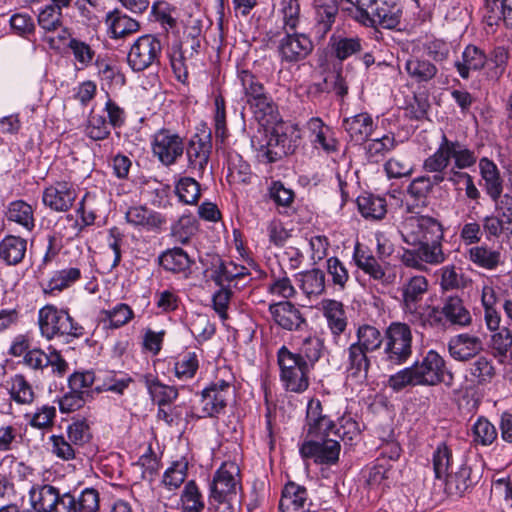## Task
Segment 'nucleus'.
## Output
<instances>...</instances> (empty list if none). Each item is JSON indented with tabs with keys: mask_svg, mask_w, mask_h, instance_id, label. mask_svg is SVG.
Here are the masks:
<instances>
[{
	"mask_svg": "<svg viewBox=\"0 0 512 512\" xmlns=\"http://www.w3.org/2000/svg\"><path fill=\"white\" fill-rule=\"evenodd\" d=\"M417 256L425 263L437 265L445 260V254L442 250L441 242H423L417 243Z\"/></svg>",
	"mask_w": 512,
	"mask_h": 512,
	"instance_id": "obj_59",
	"label": "nucleus"
},
{
	"mask_svg": "<svg viewBox=\"0 0 512 512\" xmlns=\"http://www.w3.org/2000/svg\"><path fill=\"white\" fill-rule=\"evenodd\" d=\"M149 392L159 407L172 403L178 397V390L173 386L153 380L148 384Z\"/></svg>",
	"mask_w": 512,
	"mask_h": 512,
	"instance_id": "obj_62",
	"label": "nucleus"
},
{
	"mask_svg": "<svg viewBox=\"0 0 512 512\" xmlns=\"http://www.w3.org/2000/svg\"><path fill=\"white\" fill-rule=\"evenodd\" d=\"M468 259L478 267L493 270L501 262V252L487 245L473 246L468 250Z\"/></svg>",
	"mask_w": 512,
	"mask_h": 512,
	"instance_id": "obj_41",
	"label": "nucleus"
},
{
	"mask_svg": "<svg viewBox=\"0 0 512 512\" xmlns=\"http://www.w3.org/2000/svg\"><path fill=\"white\" fill-rule=\"evenodd\" d=\"M238 79L241 83L246 101L257 95H262V93L266 91L259 78L249 70H239Z\"/></svg>",
	"mask_w": 512,
	"mask_h": 512,
	"instance_id": "obj_60",
	"label": "nucleus"
},
{
	"mask_svg": "<svg viewBox=\"0 0 512 512\" xmlns=\"http://www.w3.org/2000/svg\"><path fill=\"white\" fill-rule=\"evenodd\" d=\"M278 9L282 15L283 29L296 30L300 22L299 1L278 0Z\"/></svg>",
	"mask_w": 512,
	"mask_h": 512,
	"instance_id": "obj_55",
	"label": "nucleus"
},
{
	"mask_svg": "<svg viewBox=\"0 0 512 512\" xmlns=\"http://www.w3.org/2000/svg\"><path fill=\"white\" fill-rule=\"evenodd\" d=\"M368 352L352 343L346 352L345 371L347 377L362 382L367 379L370 368Z\"/></svg>",
	"mask_w": 512,
	"mask_h": 512,
	"instance_id": "obj_26",
	"label": "nucleus"
},
{
	"mask_svg": "<svg viewBox=\"0 0 512 512\" xmlns=\"http://www.w3.org/2000/svg\"><path fill=\"white\" fill-rule=\"evenodd\" d=\"M486 63L487 56L484 51L475 45H468L454 66L462 79H468L471 72L480 71Z\"/></svg>",
	"mask_w": 512,
	"mask_h": 512,
	"instance_id": "obj_30",
	"label": "nucleus"
},
{
	"mask_svg": "<svg viewBox=\"0 0 512 512\" xmlns=\"http://www.w3.org/2000/svg\"><path fill=\"white\" fill-rule=\"evenodd\" d=\"M402 236L411 245L423 242H442L444 229L442 224L430 216H413L403 226Z\"/></svg>",
	"mask_w": 512,
	"mask_h": 512,
	"instance_id": "obj_13",
	"label": "nucleus"
},
{
	"mask_svg": "<svg viewBox=\"0 0 512 512\" xmlns=\"http://www.w3.org/2000/svg\"><path fill=\"white\" fill-rule=\"evenodd\" d=\"M239 473V467L234 462L223 463L210 484L209 498L213 501L233 500L240 485Z\"/></svg>",
	"mask_w": 512,
	"mask_h": 512,
	"instance_id": "obj_17",
	"label": "nucleus"
},
{
	"mask_svg": "<svg viewBox=\"0 0 512 512\" xmlns=\"http://www.w3.org/2000/svg\"><path fill=\"white\" fill-rule=\"evenodd\" d=\"M152 151L163 165L170 166L182 156L183 140L169 129H160L153 137Z\"/></svg>",
	"mask_w": 512,
	"mask_h": 512,
	"instance_id": "obj_19",
	"label": "nucleus"
},
{
	"mask_svg": "<svg viewBox=\"0 0 512 512\" xmlns=\"http://www.w3.org/2000/svg\"><path fill=\"white\" fill-rule=\"evenodd\" d=\"M211 271V278L217 286L241 289L251 281V273L246 266L218 256L213 258Z\"/></svg>",
	"mask_w": 512,
	"mask_h": 512,
	"instance_id": "obj_16",
	"label": "nucleus"
},
{
	"mask_svg": "<svg viewBox=\"0 0 512 512\" xmlns=\"http://www.w3.org/2000/svg\"><path fill=\"white\" fill-rule=\"evenodd\" d=\"M175 192L181 202L192 205L200 198V184L194 178L183 177L177 182Z\"/></svg>",
	"mask_w": 512,
	"mask_h": 512,
	"instance_id": "obj_53",
	"label": "nucleus"
},
{
	"mask_svg": "<svg viewBox=\"0 0 512 512\" xmlns=\"http://www.w3.org/2000/svg\"><path fill=\"white\" fill-rule=\"evenodd\" d=\"M107 24L112 34V38H124L130 34L136 33L140 29V24L137 20L122 14L120 11L115 10L107 15Z\"/></svg>",
	"mask_w": 512,
	"mask_h": 512,
	"instance_id": "obj_36",
	"label": "nucleus"
},
{
	"mask_svg": "<svg viewBox=\"0 0 512 512\" xmlns=\"http://www.w3.org/2000/svg\"><path fill=\"white\" fill-rule=\"evenodd\" d=\"M189 329L201 341H206L215 334V326L206 314H195L191 318Z\"/></svg>",
	"mask_w": 512,
	"mask_h": 512,
	"instance_id": "obj_63",
	"label": "nucleus"
},
{
	"mask_svg": "<svg viewBox=\"0 0 512 512\" xmlns=\"http://www.w3.org/2000/svg\"><path fill=\"white\" fill-rule=\"evenodd\" d=\"M428 291V281L424 276L417 275L405 281L401 287L402 310L408 322L422 327L431 304H421Z\"/></svg>",
	"mask_w": 512,
	"mask_h": 512,
	"instance_id": "obj_8",
	"label": "nucleus"
},
{
	"mask_svg": "<svg viewBox=\"0 0 512 512\" xmlns=\"http://www.w3.org/2000/svg\"><path fill=\"white\" fill-rule=\"evenodd\" d=\"M56 408L51 405L38 407L35 412L25 414L27 423L35 429H50L54 425Z\"/></svg>",
	"mask_w": 512,
	"mask_h": 512,
	"instance_id": "obj_51",
	"label": "nucleus"
},
{
	"mask_svg": "<svg viewBox=\"0 0 512 512\" xmlns=\"http://www.w3.org/2000/svg\"><path fill=\"white\" fill-rule=\"evenodd\" d=\"M344 130L348 133L351 141L363 143L372 134L374 130V121L367 112H362L351 117H346L342 124Z\"/></svg>",
	"mask_w": 512,
	"mask_h": 512,
	"instance_id": "obj_29",
	"label": "nucleus"
},
{
	"mask_svg": "<svg viewBox=\"0 0 512 512\" xmlns=\"http://www.w3.org/2000/svg\"><path fill=\"white\" fill-rule=\"evenodd\" d=\"M405 71L416 84H425L433 80L438 68L427 59L410 57L405 63Z\"/></svg>",
	"mask_w": 512,
	"mask_h": 512,
	"instance_id": "obj_34",
	"label": "nucleus"
},
{
	"mask_svg": "<svg viewBox=\"0 0 512 512\" xmlns=\"http://www.w3.org/2000/svg\"><path fill=\"white\" fill-rule=\"evenodd\" d=\"M395 145V137L390 134H386L381 138L372 139L365 146L367 157L371 161L378 162L388 152L393 150L395 148Z\"/></svg>",
	"mask_w": 512,
	"mask_h": 512,
	"instance_id": "obj_52",
	"label": "nucleus"
},
{
	"mask_svg": "<svg viewBox=\"0 0 512 512\" xmlns=\"http://www.w3.org/2000/svg\"><path fill=\"white\" fill-rule=\"evenodd\" d=\"M341 446L337 439L302 442L299 448L303 459H313L316 464L334 465L339 460Z\"/></svg>",
	"mask_w": 512,
	"mask_h": 512,
	"instance_id": "obj_20",
	"label": "nucleus"
},
{
	"mask_svg": "<svg viewBox=\"0 0 512 512\" xmlns=\"http://www.w3.org/2000/svg\"><path fill=\"white\" fill-rule=\"evenodd\" d=\"M300 142L298 131L292 125H278L266 135L265 143L257 148V157L264 163H275L293 154Z\"/></svg>",
	"mask_w": 512,
	"mask_h": 512,
	"instance_id": "obj_7",
	"label": "nucleus"
},
{
	"mask_svg": "<svg viewBox=\"0 0 512 512\" xmlns=\"http://www.w3.org/2000/svg\"><path fill=\"white\" fill-rule=\"evenodd\" d=\"M125 218L129 224L148 231L160 230L166 224L164 216L145 206L130 207L125 213Z\"/></svg>",
	"mask_w": 512,
	"mask_h": 512,
	"instance_id": "obj_27",
	"label": "nucleus"
},
{
	"mask_svg": "<svg viewBox=\"0 0 512 512\" xmlns=\"http://www.w3.org/2000/svg\"><path fill=\"white\" fill-rule=\"evenodd\" d=\"M412 330L408 323L391 322L384 332V360L390 365H402L412 355Z\"/></svg>",
	"mask_w": 512,
	"mask_h": 512,
	"instance_id": "obj_9",
	"label": "nucleus"
},
{
	"mask_svg": "<svg viewBox=\"0 0 512 512\" xmlns=\"http://www.w3.org/2000/svg\"><path fill=\"white\" fill-rule=\"evenodd\" d=\"M357 341L354 342L364 351L370 353L378 350L384 342V334L372 325L364 324L356 331Z\"/></svg>",
	"mask_w": 512,
	"mask_h": 512,
	"instance_id": "obj_44",
	"label": "nucleus"
},
{
	"mask_svg": "<svg viewBox=\"0 0 512 512\" xmlns=\"http://www.w3.org/2000/svg\"><path fill=\"white\" fill-rule=\"evenodd\" d=\"M300 288L307 296H318L325 290V274L320 269H311L299 275Z\"/></svg>",
	"mask_w": 512,
	"mask_h": 512,
	"instance_id": "obj_49",
	"label": "nucleus"
},
{
	"mask_svg": "<svg viewBox=\"0 0 512 512\" xmlns=\"http://www.w3.org/2000/svg\"><path fill=\"white\" fill-rule=\"evenodd\" d=\"M10 400L18 405H31L36 399V393L32 384L25 375L17 373L6 381Z\"/></svg>",
	"mask_w": 512,
	"mask_h": 512,
	"instance_id": "obj_31",
	"label": "nucleus"
},
{
	"mask_svg": "<svg viewBox=\"0 0 512 512\" xmlns=\"http://www.w3.org/2000/svg\"><path fill=\"white\" fill-rule=\"evenodd\" d=\"M246 103L250 106L258 121H263L267 116H272L275 111L273 100L266 91L262 95L250 98Z\"/></svg>",
	"mask_w": 512,
	"mask_h": 512,
	"instance_id": "obj_64",
	"label": "nucleus"
},
{
	"mask_svg": "<svg viewBox=\"0 0 512 512\" xmlns=\"http://www.w3.org/2000/svg\"><path fill=\"white\" fill-rule=\"evenodd\" d=\"M479 478L480 476L473 472L472 467L463 464L455 474L445 479L446 488L450 493L462 495L476 484Z\"/></svg>",
	"mask_w": 512,
	"mask_h": 512,
	"instance_id": "obj_37",
	"label": "nucleus"
},
{
	"mask_svg": "<svg viewBox=\"0 0 512 512\" xmlns=\"http://www.w3.org/2000/svg\"><path fill=\"white\" fill-rule=\"evenodd\" d=\"M469 371L478 384L489 383L495 376V368L492 361L484 356L478 357L471 364Z\"/></svg>",
	"mask_w": 512,
	"mask_h": 512,
	"instance_id": "obj_61",
	"label": "nucleus"
},
{
	"mask_svg": "<svg viewBox=\"0 0 512 512\" xmlns=\"http://www.w3.org/2000/svg\"><path fill=\"white\" fill-rule=\"evenodd\" d=\"M353 259L359 269L380 284L388 286L395 282V269L389 263L379 261L374 255L361 249L359 244L355 246Z\"/></svg>",
	"mask_w": 512,
	"mask_h": 512,
	"instance_id": "obj_18",
	"label": "nucleus"
},
{
	"mask_svg": "<svg viewBox=\"0 0 512 512\" xmlns=\"http://www.w3.org/2000/svg\"><path fill=\"white\" fill-rule=\"evenodd\" d=\"M311 143L316 149H322L327 154L338 150V141L333 136V130L319 117H312L306 123Z\"/></svg>",
	"mask_w": 512,
	"mask_h": 512,
	"instance_id": "obj_24",
	"label": "nucleus"
},
{
	"mask_svg": "<svg viewBox=\"0 0 512 512\" xmlns=\"http://www.w3.org/2000/svg\"><path fill=\"white\" fill-rule=\"evenodd\" d=\"M315 13L316 27L319 32L326 34L331 30L338 14L337 0H312Z\"/></svg>",
	"mask_w": 512,
	"mask_h": 512,
	"instance_id": "obj_33",
	"label": "nucleus"
},
{
	"mask_svg": "<svg viewBox=\"0 0 512 512\" xmlns=\"http://www.w3.org/2000/svg\"><path fill=\"white\" fill-rule=\"evenodd\" d=\"M269 311L274 321L283 329L297 330L305 323L300 310L289 301L271 304Z\"/></svg>",
	"mask_w": 512,
	"mask_h": 512,
	"instance_id": "obj_25",
	"label": "nucleus"
},
{
	"mask_svg": "<svg viewBox=\"0 0 512 512\" xmlns=\"http://www.w3.org/2000/svg\"><path fill=\"white\" fill-rule=\"evenodd\" d=\"M482 350L483 342L481 338L469 333L455 335L448 342L449 354L457 361H469L475 358Z\"/></svg>",
	"mask_w": 512,
	"mask_h": 512,
	"instance_id": "obj_23",
	"label": "nucleus"
},
{
	"mask_svg": "<svg viewBox=\"0 0 512 512\" xmlns=\"http://www.w3.org/2000/svg\"><path fill=\"white\" fill-rule=\"evenodd\" d=\"M81 278V270L77 267H69L56 271L49 280L45 293H53L54 291H63L76 283Z\"/></svg>",
	"mask_w": 512,
	"mask_h": 512,
	"instance_id": "obj_46",
	"label": "nucleus"
},
{
	"mask_svg": "<svg viewBox=\"0 0 512 512\" xmlns=\"http://www.w3.org/2000/svg\"><path fill=\"white\" fill-rule=\"evenodd\" d=\"M29 500L35 512H98L100 508V495L94 488L61 493L51 484H34Z\"/></svg>",
	"mask_w": 512,
	"mask_h": 512,
	"instance_id": "obj_1",
	"label": "nucleus"
},
{
	"mask_svg": "<svg viewBox=\"0 0 512 512\" xmlns=\"http://www.w3.org/2000/svg\"><path fill=\"white\" fill-rule=\"evenodd\" d=\"M470 437L471 443L475 447H487L497 440L498 431L493 423L487 418L480 416L471 426Z\"/></svg>",
	"mask_w": 512,
	"mask_h": 512,
	"instance_id": "obj_38",
	"label": "nucleus"
},
{
	"mask_svg": "<svg viewBox=\"0 0 512 512\" xmlns=\"http://www.w3.org/2000/svg\"><path fill=\"white\" fill-rule=\"evenodd\" d=\"M212 144L202 138L192 139L187 147L188 167L201 177L208 165Z\"/></svg>",
	"mask_w": 512,
	"mask_h": 512,
	"instance_id": "obj_28",
	"label": "nucleus"
},
{
	"mask_svg": "<svg viewBox=\"0 0 512 512\" xmlns=\"http://www.w3.org/2000/svg\"><path fill=\"white\" fill-rule=\"evenodd\" d=\"M329 47L333 56L339 61H344L362 50V40L359 37L332 35Z\"/></svg>",
	"mask_w": 512,
	"mask_h": 512,
	"instance_id": "obj_40",
	"label": "nucleus"
},
{
	"mask_svg": "<svg viewBox=\"0 0 512 512\" xmlns=\"http://www.w3.org/2000/svg\"><path fill=\"white\" fill-rule=\"evenodd\" d=\"M352 16L365 26L395 29L400 24L402 9L385 0H358Z\"/></svg>",
	"mask_w": 512,
	"mask_h": 512,
	"instance_id": "obj_5",
	"label": "nucleus"
},
{
	"mask_svg": "<svg viewBox=\"0 0 512 512\" xmlns=\"http://www.w3.org/2000/svg\"><path fill=\"white\" fill-rule=\"evenodd\" d=\"M280 379L287 391L302 393L309 387V363L296 357L287 347L282 346L278 351Z\"/></svg>",
	"mask_w": 512,
	"mask_h": 512,
	"instance_id": "obj_10",
	"label": "nucleus"
},
{
	"mask_svg": "<svg viewBox=\"0 0 512 512\" xmlns=\"http://www.w3.org/2000/svg\"><path fill=\"white\" fill-rule=\"evenodd\" d=\"M160 265L172 273H182L190 269L193 261L188 254L179 247L168 249L159 256Z\"/></svg>",
	"mask_w": 512,
	"mask_h": 512,
	"instance_id": "obj_39",
	"label": "nucleus"
},
{
	"mask_svg": "<svg viewBox=\"0 0 512 512\" xmlns=\"http://www.w3.org/2000/svg\"><path fill=\"white\" fill-rule=\"evenodd\" d=\"M181 502L184 511L186 512H202L205 505L202 495L196 485L191 480L186 483L181 495Z\"/></svg>",
	"mask_w": 512,
	"mask_h": 512,
	"instance_id": "obj_56",
	"label": "nucleus"
},
{
	"mask_svg": "<svg viewBox=\"0 0 512 512\" xmlns=\"http://www.w3.org/2000/svg\"><path fill=\"white\" fill-rule=\"evenodd\" d=\"M479 169L485 181L486 193L491 199L500 198L503 191V180L496 164L490 159L483 157L479 161Z\"/></svg>",
	"mask_w": 512,
	"mask_h": 512,
	"instance_id": "obj_35",
	"label": "nucleus"
},
{
	"mask_svg": "<svg viewBox=\"0 0 512 512\" xmlns=\"http://www.w3.org/2000/svg\"><path fill=\"white\" fill-rule=\"evenodd\" d=\"M451 160L456 168L468 169L476 164L477 155L466 145L448 139L443 133L436 151L424 160L423 169L425 172H440L450 167Z\"/></svg>",
	"mask_w": 512,
	"mask_h": 512,
	"instance_id": "obj_4",
	"label": "nucleus"
},
{
	"mask_svg": "<svg viewBox=\"0 0 512 512\" xmlns=\"http://www.w3.org/2000/svg\"><path fill=\"white\" fill-rule=\"evenodd\" d=\"M324 349V342L317 336H308L304 338L298 347V351L294 353L296 357L305 360L311 368L321 358Z\"/></svg>",
	"mask_w": 512,
	"mask_h": 512,
	"instance_id": "obj_45",
	"label": "nucleus"
},
{
	"mask_svg": "<svg viewBox=\"0 0 512 512\" xmlns=\"http://www.w3.org/2000/svg\"><path fill=\"white\" fill-rule=\"evenodd\" d=\"M451 461V449L445 443L439 444L433 453V469L437 479L445 480L449 476Z\"/></svg>",
	"mask_w": 512,
	"mask_h": 512,
	"instance_id": "obj_57",
	"label": "nucleus"
},
{
	"mask_svg": "<svg viewBox=\"0 0 512 512\" xmlns=\"http://www.w3.org/2000/svg\"><path fill=\"white\" fill-rule=\"evenodd\" d=\"M160 39L152 34L140 36L131 46L127 62L135 72H141L149 67L160 64L162 54Z\"/></svg>",
	"mask_w": 512,
	"mask_h": 512,
	"instance_id": "obj_11",
	"label": "nucleus"
},
{
	"mask_svg": "<svg viewBox=\"0 0 512 512\" xmlns=\"http://www.w3.org/2000/svg\"><path fill=\"white\" fill-rule=\"evenodd\" d=\"M109 126L103 115L91 111L85 126V134L94 141H101L110 135Z\"/></svg>",
	"mask_w": 512,
	"mask_h": 512,
	"instance_id": "obj_54",
	"label": "nucleus"
},
{
	"mask_svg": "<svg viewBox=\"0 0 512 512\" xmlns=\"http://www.w3.org/2000/svg\"><path fill=\"white\" fill-rule=\"evenodd\" d=\"M199 369V357L196 352H185L179 355L174 365L175 376L179 380L192 379Z\"/></svg>",
	"mask_w": 512,
	"mask_h": 512,
	"instance_id": "obj_50",
	"label": "nucleus"
},
{
	"mask_svg": "<svg viewBox=\"0 0 512 512\" xmlns=\"http://www.w3.org/2000/svg\"><path fill=\"white\" fill-rule=\"evenodd\" d=\"M279 38L276 52L282 64L295 65L304 61L313 51L314 45L309 36L296 30L284 29Z\"/></svg>",
	"mask_w": 512,
	"mask_h": 512,
	"instance_id": "obj_12",
	"label": "nucleus"
},
{
	"mask_svg": "<svg viewBox=\"0 0 512 512\" xmlns=\"http://www.w3.org/2000/svg\"><path fill=\"white\" fill-rule=\"evenodd\" d=\"M445 370L444 359L436 351L430 350L421 362L391 375L388 386L396 392L407 386H434L444 381Z\"/></svg>",
	"mask_w": 512,
	"mask_h": 512,
	"instance_id": "obj_2",
	"label": "nucleus"
},
{
	"mask_svg": "<svg viewBox=\"0 0 512 512\" xmlns=\"http://www.w3.org/2000/svg\"><path fill=\"white\" fill-rule=\"evenodd\" d=\"M76 197V189L72 183L58 181L44 190L42 199L50 209L65 212L70 209Z\"/></svg>",
	"mask_w": 512,
	"mask_h": 512,
	"instance_id": "obj_22",
	"label": "nucleus"
},
{
	"mask_svg": "<svg viewBox=\"0 0 512 512\" xmlns=\"http://www.w3.org/2000/svg\"><path fill=\"white\" fill-rule=\"evenodd\" d=\"M422 329L446 330L465 328L472 324V315L465 301L456 294L443 296L437 305L428 309Z\"/></svg>",
	"mask_w": 512,
	"mask_h": 512,
	"instance_id": "obj_3",
	"label": "nucleus"
},
{
	"mask_svg": "<svg viewBox=\"0 0 512 512\" xmlns=\"http://www.w3.org/2000/svg\"><path fill=\"white\" fill-rule=\"evenodd\" d=\"M359 212L366 219L380 220L387 213L386 200L374 195H363L357 198Z\"/></svg>",
	"mask_w": 512,
	"mask_h": 512,
	"instance_id": "obj_43",
	"label": "nucleus"
},
{
	"mask_svg": "<svg viewBox=\"0 0 512 512\" xmlns=\"http://www.w3.org/2000/svg\"><path fill=\"white\" fill-rule=\"evenodd\" d=\"M323 314L334 338L339 337L346 330L348 324L344 305L337 300H324Z\"/></svg>",
	"mask_w": 512,
	"mask_h": 512,
	"instance_id": "obj_32",
	"label": "nucleus"
},
{
	"mask_svg": "<svg viewBox=\"0 0 512 512\" xmlns=\"http://www.w3.org/2000/svg\"><path fill=\"white\" fill-rule=\"evenodd\" d=\"M313 501L306 487L289 481L282 489L278 512H311Z\"/></svg>",
	"mask_w": 512,
	"mask_h": 512,
	"instance_id": "obj_21",
	"label": "nucleus"
},
{
	"mask_svg": "<svg viewBox=\"0 0 512 512\" xmlns=\"http://www.w3.org/2000/svg\"><path fill=\"white\" fill-rule=\"evenodd\" d=\"M188 463L185 461H176L169 467L162 479V483L170 491L178 489L187 476Z\"/></svg>",
	"mask_w": 512,
	"mask_h": 512,
	"instance_id": "obj_58",
	"label": "nucleus"
},
{
	"mask_svg": "<svg viewBox=\"0 0 512 512\" xmlns=\"http://www.w3.org/2000/svg\"><path fill=\"white\" fill-rule=\"evenodd\" d=\"M38 324L41 335L47 340L61 336L80 338L84 335L83 326L76 322L67 310L58 309L51 304L39 310Z\"/></svg>",
	"mask_w": 512,
	"mask_h": 512,
	"instance_id": "obj_6",
	"label": "nucleus"
},
{
	"mask_svg": "<svg viewBox=\"0 0 512 512\" xmlns=\"http://www.w3.org/2000/svg\"><path fill=\"white\" fill-rule=\"evenodd\" d=\"M336 425L323 411L319 399L309 400L306 409L305 424L303 426V442H314L322 439H331Z\"/></svg>",
	"mask_w": 512,
	"mask_h": 512,
	"instance_id": "obj_14",
	"label": "nucleus"
},
{
	"mask_svg": "<svg viewBox=\"0 0 512 512\" xmlns=\"http://www.w3.org/2000/svg\"><path fill=\"white\" fill-rule=\"evenodd\" d=\"M27 242L17 236H6L0 242V257L8 264L19 263L26 252Z\"/></svg>",
	"mask_w": 512,
	"mask_h": 512,
	"instance_id": "obj_42",
	"label": "nucleus"
},
{
	"mask_svg": "<svg viewBox=\"0 0 512 512\" xmlns=\"http://www.w3.org/2000/svg\"><path fill=\"white\" fill-rule=\"evenodd\" d=\"M102 322L108 323V328L118 329L134 318V312L132 308L125 303H119L109 310L101 311Z\"/></svg>",
	"mask_w": 512,
	"mask_h": 512,
	"instance_id": "obj_47",
	"label": "nucleus"
},
{
	"mask_svg": "<svg viewBox=\"0 0 512 512\" xmlns=\"http://www.w3.org/2000/svg\"><path fill=\"white\" fill-rule=\"evenodd\" d=\"M33 214L32 206L22 200L10 203L6 213L8 220L18 223L28 231L35 226Z\"/></svg>",
	"mask_w": 512,
	"mask_h": 512,
	"instance_id": "obj_48",
	"label": "nucleus"
},
{
	"mask_svg": "<svg viewBox=\"0 0 512 512\" xmlns=\"http://www.w3.org/2000/svg\"><path fill=\"white\" fill-rule=\"evenodd\" d=\"M231 396V384L225 380H218L203 389L198 407V418L217 417L225 412Z\"/></svg>",
	"mask_w": 512,
	"mask_h": 512,
	"instance_id": "obj_15",
	"label": "nucleus"
}]
</instances>
